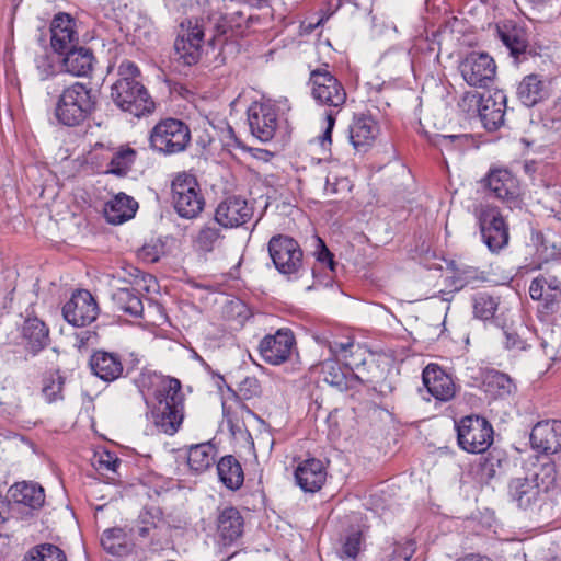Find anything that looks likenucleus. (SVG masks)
<instances>
[{
  "label": "nucleus",
  "instance_id": "f257e3e1",
  "mask_svg": "<svg viewBox=\"0 0 561 561\" xmlns=\"http://www.w3.org/2000/svg\"><path fill=\"white\" fill-rule=\"evenodd\" d=\"M134 381L147 404V397L152 396L151 415L158 431L168 435L175 434L184 419V394L180 380L146 370Z\"/></svg>",
  "mask_w": 561,
  "mask_h": 561
},
{
  "label": "nucleus",
  "instance_id": "f03ea898",
  "mask_svg": "<svg viewBox=\"0 0 561 561\" xmlns=\"http://www.w3.org/2000/svg\"><path fill=\"white\" fill-rule=\"evenodd\" d=\"M118 78L111 87V100L124 112L136 117L151 113L154 110L148 90L140 81V70L130 60L121 62L117 69Z\"/></svg>",
  "mask_w": 561,
  "mask_h": 561
},
{
  "label": "nucleus",
  "instance_id": "7ed1b4c3",
  "mask_svg": "<svg viewBox=\"0 0 561 561\" xmlns=\"http://www.w3.org/2000/svg\"><path fill=\"white\" fill-rule=\"evenodd\" d=\"M556 480L557 470L552 461L533 463L523 477H515L508 482L510 501L520 510H530L542 501Z\"/></svg>",
  "mask_w": 561,
  "mask_h": 561
},
{
  "label": "nucleus",
  "instance_id": "20e7f679",
  "mask_svg": "<svg viewBox=\"0 0 561 561\" xmlns=\"http://www.w3.org/2000/svg\"><path fill=\"white\" fill-rule=\"evenodd\" d=\"M96 91L83 82H73L65 87L58 95L54 116L58 124L78 127L89 121L98 108Z\"/></svg>",
  "mask_w": 561,
  "mask_h": 561
},
{
  "label": "nucleus",
  "instance_id": "39448f33",
  "mask_svg": "<svg viewBox=\"0 0 561 561\" xmlns=\"http://www.w3.org/2000/svg\"><path fill=\"white\" fill-rule=\"evenodd\" d=\"M309 85L312 99L317 104L327 106V127L321 137L322 147L331 144V135L336 115L346 102V91L343 84L327 69H316L310 72Z\"/></svg>",
  "mask_w": 561,
  "mask_h": 561
},
{
  "label": "nucleus",
  "instance_id": "423d86ee",
  "mask_svg": "<svg viewBox=\"0 0 561 561\" xmlns=\"http://www.w3.org/2000/svg\"><path fill=\"white\" fill-rule=\"evenodd\" d=\"M507 98L504 91L494 90L482 94L467 92L458 106L469 116H478L486 130H496L504 125Z\"/></svg>",
  "mask_w": 561,
  "mask_h": 561
},
{
  "label": "nucleus",
  "instance_id": "0eeeda50",
  "mask_svg": "<svg viewBox=\"0 0 561 561\" xmlns=\"http://www.w3.org/2000/svg\"><path fill=\"white\" fill-rule=\"evenodd\" d=\"M267 249L275 268L287 279L295 280L302 276L304 252L294 238L285 234L273 236Z\"/></svg>",
  "mask_w": 561,
  "mask_h": 561
},
{
  "label": "nucleus",
  "instance_id": "6e6552de",
  "mask_svg": "<svg viewBox=\"0 0 561 561\" xmlns=\"http://www.w3.org/2000/svg\"><path fill=\"white\" fill-rule=\"evenodd\" d=\"M149 140L153 150L174 154L185 150L191 140V131L182 121L167 118L153 127Z\"/></svg>",
  "mask_w": 561,
  "mask_h": 561
},
{
  "label": "nucleus",
  "instance_id": "1a4fd4ad",
  "mask_svg": "<svg viewBox=\"0 0 561 561\" xmlns=\"http://www.w3.org/2000/svg\"><path fill=\"white\" fill-rule=\"evenodd\" d=\"M456 430L458 445L467 453H484L493 443L492 425L484 417L465 416L456 423Z\"/></svg>",
  "mask_w": 561,
  "mask_h": 561
},
{
  "label": "nucleus",
  "instance_id": "9d476101",
  "mask_svg": "<svg viewBox=\"0 0 561 561\" xmlns=\"http://www.w3.org/2000/svg\"><path fill=\"white\" fill-rule=\"evenodd\" d=\"M173 205L183 218H194L204 208L205 199L199 193V186L193 175L182 173L178 174L172 181Z\"/></svg>",
  "mask_w": 561,
  "mask_h": 561
},
{
  "label": "nucleus",
  "instance_id": "9b49d317",
  "mask_svg": "<svg viewBox=\"0 0 561 561\" xmlns=\"http://www.w3.org/2000/svg\"><path fill=\"white\" fill-rule=\"evenodd\" d=\"M483 242L492 252L503 249L508 242V229L496 207L482 205L476 210Z\"/></svg>",
  "mask_w": 561,
  "mask_h": 561
},
{
  "label": "nucleus",
  "instance_id": "f8f14e48",
  "mask_svg": "<svg viewBox=\"0 0 561 561\" xmlns=\"http://www.w3.org/2000/svg\"><path fill=\"white\" fill-rule=\"evenodd\" d=\"M459 71L469 85L488 88L495 79L496 65L489 54L471 51L460 61Z\"/></svg>",
  "mask_w": 561,
  "mask_h": 561
},
{
  "label": "nucleus",
  "instance_id": "ddd939ff",
  "mask_svg": "<svg viewBox=\"0 0 561 561\" xmlns=\"http://www.w3.org/2000/svg\"><path fill=\"white\" fill-rule=\"evenodd\" d=\"M99 314V306L89 290L79 289L62 307L64 319L73 327H85Z\"/></svg>",
  "mask_w": 561,
  "mask_h": 561
},
{
  "label": "nucleus",
  "instance_id": "4468645a",
  "mask_svg": "<svg viewBox=\"0 0 561 561\" xmlns=\"http://www.w3.org/2000/svg\"><path fill=\"white\" fill-rule=\"evenodd\" d=\"M204 33L198 27L187 32V36H178L170 56V67L176 72L195 65L201 57V42Z\"/></svg>",
  "mask_w": 561,
  "mask_h": 561
},
{
  "label": "nucleus",
  "instance_id": "2eb2a0df",
  "mask_svg": "<svg viewBox=\"0 0 561 561\" xmlns=\"http://www.w3.org/2000/svg\"><path fill=\"white\" fill-rule=\"evenodd\" d=\"M295 337L289 330L279 329L275 334L266 335L259 345L262 358L271 365H280L289 359Z\"/></svg>",
  "mask_w": 561,
  "mask_h": 561
},
{
  "label": "nucleus",
  "instance_id": "dca6fc26",
  "mask_svg": "<svg viewBox=\"0 0 561 561\" xmlns=\"http://www.w3.org/2000/svg\"><path fill=\"white\" fill-rule=\"evenodd\" d=\"M248 122L252 135L260 141L266 142L275 135L277 113L270 105L253 103L248 108Z\"/></svg>",
  "mask_w": 561,
  "mask_h": 561
},
{
  "label": "nucleus",
  "instance_id": "f3484780",
  "mask_svg": "<svg viewBox=\"0 0 561 561\" xmlns=\"http://www.w3.org/2000/svg\"><path fill=\"white\" fill-rule=\"evenodd\" d=\"M252 215L253 208L244 198L230 196L217 206L215 220L222 227L233 228L249 221Z\"/></svg>",
  "mask_w": 561,
  "mask_h": 561
},
{
  "label": "nucleus",
  "instance_id": "a211bd4d",
  "mask_svg": "<svg viewBox=\"0 0 561 561\" xmlns=\"http://www.w3.org/2000/svg\"><path fill=\"white\" fill-rule=\"evenodd\" d=\"M422 380L428 393L438 401H449L456 394L453 378L437 364H428L423 369Z\"/></svg>",
  "mask_w": 561,
  "mask_h": 561
},
{
  "label": "nucleus",
  "instance_id": "6ab92c4d",
  "mask_svg": "<svg viewBox=\"0 0 561 561\" xmlns=\"http://www.w3.org/2000/svg\"><path fill=\"white\" fill-rule=\"evenodd\" d=\"M486 185L494 197L506 203L511 209L519 206V186L507 170L492 171L486 178Z\"/></svg>",
  "mask_w": 561,
  "mask_h": 561
},
{
  "label": "nucleus",
  "instance_id": "aec40b11",
  "mask_svg": "<svg viewBox=\"0 0 561 561\" xmlns=\"http://www.w3.org/2000/svg\"><path fill=\"white\" fill-rule=\"evenodd\" d=\"M530 444L540 453H558L561 449V421L538 422L531 430Z\"/></svg>",
  "mask_w": 561,
  "mask_h": 561
},
{
  "label": "nucleus",
  "instance_id": "412c9836",
  "mask_svg": "<svg viewBox=\"0 0 561 561\" xmlns=\"http://www.w3.org/2000/svg\"><path fill=\"white\" fill-rule=\"evenodd\" d=\"M50 45L57 54L78 44L75 19L65 12L57 13L50 23Z\"/></svg>",
  "mask_w": 561,
  "mask_h": 561
},
{
  "label": "nucleus",
  "instance_id": "4be33fe9",
  "mask_svg": "<svg viewBox=\"0 0 561 561\" xmlns=\"http://www.w3.org/2000/svg\"><path fill=\"white\" fill-rule=\"evenodd\" d=\"M89 366L92 374L104 382H113L124 373L121 355L103 350L93 352L89 359Z\"/></svg>",
  "mask_w": 561,
  "mask_h": 561
},
{
  "label": "nucleus",
  "instance_id": "5701e85b",
  "mask_svg": "<svg viewBox=\"0 0 561 561\" xmlns=\"http://www.w3.org/2000/svg\"><path fill=\"white\" fill-rule=\"evenodd\" d=\"M59 55L64 56L61 65L65 71L75 77H87L93 70L95 57L89 47L77 44Z\"/></svg>",
  "mask_w": 561,
  "mask_h": 561
},
{
  "label": "nucleus",
  "instance_id": "b1692460",
  "mask_svg": "<svg viewBox=\"0 0 561 561\" xmlns=\"http://www.w3.org/2000/svg\"><path fill=\"white\" fill-rule=\"evenodd\" d=\"M297 484L305 492H317L327 480V470L320 459L308 458L299 462L295 470Z\"/></svg>",
  "mask_w": 561,
  "mask_h": 561
},
{
  "label": "nucleus",
  "instance_id": "393cba45",
  "mask_svg": "<svg viewBox=\"0 0 561 561\" xmlns=\"http://www.w3.org/2000/svg\"><path fill=\"white\" fill-rule=\"evenodd\" d=\"M379 127L376 121L366 115L355 116L348 127V138L356 151L365 152L374 144Z\"/></svg>",
  "mask_w": 561,
  "mask_h": 561
},
{
  "label": "nucleus",
  "instance_id": "a878e982",
  "mask_svg": "<svg viewBox=\"0 0 561 561\" xmlns=\"http://www.w3.org/2000/svg\"><path fill=\"white\" fill-rule=\"evenodd\" d=\"M495 34L514 58H518L519 55L526 51L528 46L527 34L516 22L507 20L496 23Z\"/></svg>",
  "mask_w": 561,
  "mask_h": 561
},
{
  "label": "nucleus",
  "instance_id": "bb28decb",
  "mask_svg": "<svg viewBox=\"0 0 561 561\" xmlns=\"http://www.w3.org/2000/svg\"><path fill=\"white\" fill-rule=\"evenodd\" d=\"M219 545L227 547L233 543L243 533V518L236 507L224 508L217 519Z\"/></svg>",
  "mask_w": 561,
  "mask_h": 561
},
{
  "label": "nucleus",
  "instance_id": "cd10ccee",
  "mask_svg": "<svg viewBox=\"0 0 561 561\" xmlns=\"http://www.w3.org/2000/svg\"><path fill=\"white\" fill-rule=\"evenodd\" d=\"M138 209V203L125 193L116 194L105 203L103 215L111 225H121L131 219Z\"/></svg>",
  "mask_w": 561,
  "mask_h": 561
},
{
  "label": "nucleus",
  "instance_id": "c85d7f7f",
  "mask_svg": "<svg viewBox=\"0 0 561 561\" xmlns=\"http://www.w3.org/2000/svg\"><path fill=\"white\" fill-rule=\"evenodd\" d=\"M8 496L16 504L39 510L45 503L44 488L33 481L15 482L8 490Z\"/></svg>",
  "mask_w": 561,
  "mask_h": 561
},
{
  "label": "nucleus",
  "instance_id": "c756f323",
  "mask_svg": "<svg viewBox=\"0 0 561 561\" xmlns=\"http://www.w3.org/2000/svg\"><path fill=\"white\" fill-rule=\"evenodd\" d=\"M323 380L340 391H345L354 387L355 382H365L366 378L362 374H348L340 366V360L327 359L321 364Z\"/></svg>",
  "mask_w": 561,
  "mask_h": 561
},
{
  "label": "nucleus",
  "instance_id": "7c9ffc66",
  "mask_svg": "<svg viewBox=\"0 0 561 561\" xmlns=\"http://www.w3.org/2000/svg\"><path fill=\"white\" fill-rule=\"evenodd\" d=\"M22 337L26 342V348L36 355L50 343L49 329L37 317H27L22 327Z\"/></svg>",
  "mask_w": 561,
  "mask_h": 561
},
{
  "label": "nucleus",
  "instance_id": "2f4dec72",
  "mask_svg": "<svg viewBox=\"0 0 561 561\" xmlns=\"http://www.w3.org/2000/svg\"><path fill=\"white\" fill-rule=\"evenodd\" d=\"M549 95V82L541 76L531 73L523 78L517 88V96L525 106H534Z\"/></svg>",
  "mask_w": 561,
  "mask_h": 561
},
{
  "label": "nucleus",
  "instance_id": "473e14b6",
  "mask_svg": "<svg viewBox=\"0 0 561 561\" xmlns=\"http://www.w3.org/2000/svg\"><path fill=\"white\" fill-rule=\"evenodd\" d=\"M114 311L123 312L133 318H140L144 313L141 294L130 287L116 288L111 295Z\"/></svg>",
  "mask_w": 561,
  "mask_h": 561
},
{
  "label": "nucleus",
  "instance_id": "72a5a7b5",
  "mask_svg": "<svg viewBox=\"0 0 561 561\" xmlns=\"http://www.w3.org/2000/svg\"><path fill=\"white\" fill-rule=\"evenodd\" d=\"M217 476L219 481L230 491L239 490L244 482V473L239 460L227 455L217 462Z\"/></svg>",
  "mask_w": 561,
  "mask_h": 561
},
{
  "label": "nucleus",
  "instance_id": "f704fd0d",
  "mask_svg": "<svg viewBox=\"0 0 561 561\" xmlns=\"http://www.w3.org/2000/svg\"><path fill=\"white\" fill-rule=\"evenodd\" d=\"M103 549L116 557H124L130 553L131 543L123 528L114 527L105 529L101 537Z\"/></svg>",
  "mask_w": 561,
  "mask_h": 561
},
{
  "label": "nucleus",
  "instance_id": "c9c22d12",
  "mask_svg": "<svg viewBox=\"0 0 561 561\" xmlns=\"http://www.w3.org/2000/svg\"><path fill=\"white\" fill-rule=\"evenodd\" d=\"M22 561H67V556L58 546L45 542L28 549Z\"/></svg>",
  "mask_w": 561,
  "mask_h": 561
},
{
  "label": "nucleus",
  "instance_id": "e433bc0d",
  "mask_svg": "<svg viewBox=\"0 0 561 561\" xmlns=\"http://www.w3.org/2000/svg\"><path fill=\"white\" fill-rule=\"evenodd\" d=\"M485 392L492 397H504L510 394L514 388L511 378L500 371H491L483 382Z\"/></svg>",
  "mask_w": 561,
  "mask_h": 561
},
{
  "label": "nucleus",
  "instance_id": "4c0bfd02",
  "mask_svg": "<svg viewBox=\"0 0 561 561\" xmlns=\"http://www.w3.org/2000/svg\"><path fill=\"white\" fill-rule=\"evenodd\" d=\"M218 274L213 275V283L220 284L227 280H237L239 278V267L241 256L237 253H230V262L226 263L224 257H216Z\"/></svg>",
  "mask_w": 561,
  "mask_h": 561
},
{
  "label": "nucleus",
  "instance_id": "58836bf2",
  "mask_svg": "<svg viewBox=\"0 0 561 561\" xmlns=\"http://www.w3.org/2000/svg\"><path fill=\"white\" fill-rule=\"evenodd\" d=\"M187 463L191 470L199 473L210 466V442L192 446L187 455Z\"/></svg>",
  "mask_w": 561,
  "mask_h": 561
},
{
  "label": "nucleus",
  "instance_id": "ea45409f",
  "mask_svg": "<svg viewBox=\"0 0 561 561\" xmlns=\"http://www.w3.org/2000/svg\"><path fill=\"white\" fill-rule=\"evenodd\" d=\"M136 159V151L131 148L121 149L114 153L110 163L108 170L106 173L115 174L118 176H125L131 165L134 164Z\"/></svg>",
  "mask_w": 561,
  "mask_h": 561
},
{
  "label": "nucleus",
  "instance_id": "a19ab883",
  "mask_svg": "<svg viewBox=\"0 0 561 561\" xmlns=\"http://www.w3.org/2000/svg\"><path fill=\"white\" fill-rule=\"evenodd\" d=\"M363 547V538L360 531H352L342 540L340 557L344 560H355Z\"/></svg>",
  "mask_w": 561,
  "mask_h": 561
},
{
  "label": "nucleus",
  "instance_id": "79ce46f5",
  "mask_svg": "<svg viewBox=\"0 0 561 561\" xmlns=\"http://www.w3.org/2000/svg\"><path fill=\"white\" fill-rule=\"evenodd\" d=\"M499 302L495 298L486 295V294H479L474 298L473 304V312L474 316L481 320H489L493 318L496 309H497Z\"/></svg>",
  "mask_w": 561,
  "mask_h": 561
},
{
  "label": "nucleus",
  "instance_id": "37998d69",
  "mask_svg": "<svg viewBox=\"0 0 561 561\" xmlns=\"http://www.w3.org/2000/svg\"><path fill=\"white\" fill-rule=\"evenodd\" d=\"M94 466L99 471L112 472L113 476L110 479L115 481V476H119L118 469L122 466V460L113 453L102 451L95 456Z\"/></svg>",
  "mask_w": 561,
  "mask_h": 561
},
{
  "label": "nucleus",
  "instance_id": "c03bdc74",
  "mask_svg": "<svg viewBox=\"0 0 561 561\" xmlns=\"http://www.w3.org/2000/svg\"><path fill=\"white\" fill-rule=\"evenodd\" d=\"M469 142L468 135H439L436 138V145L442 151H462L469 146Z\"/></svg>",
  "mask_w": 561,
  "mask_h": 561
},
{
  "label": "nucleus",
  "instance_id": "a18cd8bd",
  "mask_svg": "<svg viewBox=\"0 0 561 561\" xmlns=\"http://www.w3.org/2000/svg\"><path fill=\"white\" fill-rule=\"evenodd\" d=\"M341 363L348 374H360V367L366 363V352L357 344Z\"/></svg>",
  "mask_w": 561,
  "mask_h": 561
},
{
  "label": "nucleus",
  "instance_id": "49530a36",
  "mask_svg": "<svg viewBox=\"0 0 561 561\" xmlns=\"http://www.w3.org/2000/svg\"><path fill=\"white\" fill-rule=\"evenodd\" d=\"M64 387V379L60 376L47 377L43 380L42 392L46 400L51 403L62 399L61 391Z\"/></svg>",
  "mask_w": 561,
  "mask_h": 561
},
{
  "label": "nucleus",
  "instance_id": "de8ad7c7",
  "mask_svg": "<svg viewBox=\"0 0 561 561\" xmlns=\"http://www.w3.org/2000/svg\"><path fill=\"white\" fill-rule=\"evenodd\" d=\"M216 133L218 136V141L224 151L231 153L232 149L241 147L240 140L237 138L232 127L229 124H226L222 127H216Z\"/></svg>",
  "mask_w": 561,
  "mask_h": 561
},
{
  "label": "nucleus",
  "instance_id": "09e8293b",
  "mask_svg": "<svg viewBox=\"0 0 561 561\" xmlns=\"http://www.w3.org/2000/svg\"><path fill=\"white\" fill-rule=\"evenodd\" d=\"M416 550L415 541L405 539L403 542H397L386 561H409Z\"/></svg>",
  "mask_w": 561,
  "mask_h": 561
},
{
  "label": "nucleus",
  "instance_id": "8fccbe9b",
  "mask_svg": "<svg viewBox=\"0 0 561 561\" xmlns=\"http://www.w3.org/2000/svg\"><path fill=\"white\" fill-rule=\"evenodd\" d=\"M214 302L220 304L224 307V314L227 318L241 316L244 309V305L240 299L230 298L224 295H221L219 298H216Z\"/></svg>",
  "mask_w": 561,
  "mask_h": 561
},
{
  "label": "nucleus",
  "instance_id": "3c124183",
  "mask_svg": "<svg viewBox=\"0 0 561 561\" xmlns=\"http://www.w3.org/2000/svg\"><path fill=\"white\" fill-rule=\"evenodd\" d=\"M164 253V245L160 241H154L151 243L145 244L138 252V256L148 262L154 263L159 261L161 255Z\"/></svg>",
  "mask_w": 561,
  "mask_h": 561
},
{
  "label": "nucleus",
  "instance_id": "603ef678",
  "mask_svg": "<svg viewBox=\"0 0 561 561\" xmlns=\"http://www.w3.org/2000/svg\"><path fill=\"white\" fill-rule=\"evenodd\" d=\"M455 277L461 286L479 279V271L465 264H453Z\"/></svg>",
  "mask_w": 561,
  "mask_h": 561
},
{
  "label": "nucleus",
  "instance_id": "864d4df0",
  "mask_svg": "<svg viewBox=\"0 0 561 561\" xmlns=\"http://www.w3.org/2000/svg\"><path fill=\"white\" fill-rule=\"evenodd\" d=\"M356 346L357 345L354 344V342L351 340H347L346 342H328V348L331 355L334 357L333 359L340 362L342 359H346L347 354L351 352V350H353Z\"/></svg>",
  "mask_w": 561,
  "mask_h": 561
},
{
  "label": "nucleus",
  "instance_id": "5fc2aeb1",
  "mask_svg": "<svg viewBox=\"0 0 561 561\" xmlns=\"http://www.w3.org/2000/svg\"><path fill=\"white\" fill-rule=\"evenodd\" d=\"M195 247L207 254L210 251V227L205 225L195 239Z\"/></svg>",
  "mask_w": 561,
  "mask_h": 561
},
{
  "label": "nucleus",
  "instance_id": "6e6d98bb",
  "mask_svg": "<svg viewBox=\"0 0 561 561\" xmlns=\"http://www.w3.org/2000/svg\"><path fill=\"white\" fill-rule=\"evenodd\" d=\"M319 242V250L317 252V259L319 262L327 264L331 271L334 270V260L333 254L328 250L325 244L321 239H318Z\"/></svg>",
  "mask_w": 561,
  "mask_h": 561
},
{
  "label": "nucleus",
  "instance_id": "4d7b16f0",
  "mask_svg": "<svg viewBox=\"0 0 561 561\" xmlns=\"http://www.w3.org/2000/svg\"><path fill=\"white\" fill-rule=\"evenodd\" d=\"M195 0H164L169 11L174 13H185L188 7L194 4Z\"/></svg>",
  "mask_w": 561,
  "mask_h": 561
},
{
  "label": "nucleus",
  "instance_id": "13d9d810",
  "mask_svg": "<svg viewBox=\"0 0 561 561\" xmlns=\"http://www.w3.org/2000/svg\"><path fill=\"white\" fill-rule=\"evenodd\" d=\"M505 347L507 350H525L526 343L516 333L505 331Z\"/></svg>",
  "mask_w": 561,
  "mask_h": 561
},
{
  "label": "nucleus",
  "instance_id": "bf43d9fd",
  "mask_svg": "<svg viewBox=\"0 0 561 561\" xmlns=\"http://www.w3.org/2000/svg\"><path fill=\"white\" fill-rule=\"evenodd\" d=\"M530 297L538 300L542 297V284L540 279H534L529 287Z\"/></svg>",
  "mask_w": 561,
  "mask_h": 561
},
{
  "label": "nucleus",
  "instance_id": "052dcab7",
  "mask_svg": "<svg viewBox=\"0 0 561 561\" xmlns=\"http://www.w3.org/2000/svg\"><path fill=\"white\" fill-rule=\"evenodd\" d=\"M139 524L141 526H151V528H156V523L153 520V516L149 512H142L139 515Z\"/></svg>",
  "mask_w": 561,
  "mask_h": 561
},
{
  "label": "nucleus",
  "instance_id": "680f3d73",
  "mask_svg": "<svg viewBox=\"0 0 561 561\" xmlns=\"http://www.w3.org/2000/svg\"><path fill=\"white\" fill-rule=\"evenodd\" d=\"M151 526H141V525H138L137 526V535L141 538H146L149 536L150 531H151Z\"/></svg>",
  "mask_w": 561,
  "mask_h": 561
},
{
  "label": "nucleus",
  "instance_id": "e2e57ef3",
  "mask_svg": "<svg viewBox=\"0 0 561 561\" xmlns=\"http://www.w3.org/2000/svg\"><path fill=\"white\" fill-rule=\"evenodd\" d=\"M192 357L198 362L202 363V365L205 367V368H208V364L206 363V360L199 356V354L197 352H195L194 350H192Z\"/></svg>",
  "mask_w": 561,
  "mask_h": 561
},
{
  "label": "nucleus",
  "instance_id": "0e129e2a",
  "mask_svg": "<svg viewBox=\"0 0 561 561\" xmlns=\"http://www.w3.org/2000/svg\"><path fill=\"white\" fill-rule=\"evenodd\" d=\"M4 507H5V502L2 500V495L0 494V524L5 522V517L3 514Z\"/></svg>",
  "mask_w": 561,
  "mask_h": 561
},
{
  "label": "nucleus",
  "instance_id": "69168bd1",
  "mask_svg": "<svg viewBox=\"0 0 561 561\" xmlns=\"http://www.w3.org/2000/svg\"><path fill=\"white\" fill-rule=\"evenodd\" d=\"M238 100H239V98H236V99H233V100L230 102V104H229V106H230V113H231V114H232V112H233V111H234V108H236V105H237V103H238Z\"/></svg>",
  "mask_w": 561,
  "mask_h": 561
},
{
  "label": "nucleus",
  "instance_id": "338daca9",
  "mask_svg": "<svg viewBox=\"0 0 561 561\" xmlns=\"http://www.w3.org/2000/svg\"><path fill=\"white\" fill-rule=\"evenodd\" d=\"M527 1L536 7V5L543 4L547 0H527Z\"/></svg>",
  "mask_w": 561,
  "mask_h": 561
},
{
  "label": "nucleus",
  "instance_id": "774afa93",
  "mask_svg": "<svg viewBox=\"0 0 561 561\" xmlns=\"http://www.w3.org/2000/svg\"><path fill=\"white\" fill-rule=\"evenodd\" d=\"M88 339H89L88 336H87V337H83V336H82V337H81V340H80V344H81V345L85 344V342L88 341Z\"/></svg>",
  "mask_w": 561,
  "mask_h": 561
}]
</instances>
